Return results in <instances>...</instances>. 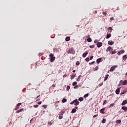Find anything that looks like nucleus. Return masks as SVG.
Instances as JSON below:
<instances>
[{"mask_svg":"<svg viewBox=\"0 0 127 127\" xmlns=\"http://www.w3.org/2000/svg\"><path fill=\"white\" fill-rule=\"evenodd\" d=\"M74 104L75 106H78L80 104V102L78 101V99H75L70 103V105H73Z\"/></svg>","mask_w":127,"mask_h":127,"instance_id":"f257e3e1","label":"nucleus"},{"mask_svg":"<svg viewBox=\"0 0 127 127\" xmlns=\"http://www.w3.org/2000/svg\"><path fill=\"white\" fill-rule=\"evenodd\" d=\"M49 57H50V61L51 62H53V61L55 60V57H54V55H53V54H50Z\"/></svg>","mask_w":127,"mask_h":127,"instance_id":"f03ea898","label":"nucleus"},{"mask_svg":"<svg viewBox=\"0 0 127 127\" xmlns=\"http://www.w3.org/2000/svg\"><path fill=\"white\" fill-rule=\"evenodd\" d=\"M68 53H71V54H75V50L73 48H71L69 49V51H68Z\"/></svg>","mask_w":127,"mask_h":127,"instance_id":"7ed1b4c3","label":"nucleus"},{"mask_svg":"<svg viewBox=\"0 0 127 127\" xmlns=\"http://www.w3.org/2000/svg\"><path fill=\"white\" fill-rule=\"evenodd\" d=\"M103 45V43L102 42H98L97 43V46L98 48H100Z\"/></svg>","mask_w":127,"mask_h":127,"instance_id":"20e7f679","label":"nucleus"},{"mask_svg":"<svg viewBox=\"0 0 127 127\" xmlns=\"http://www.w3.org/2000/svg\"><path fill=\"white\" fill-rule=\"evenodd\" d=\"M102 61H103V60H102V58H99L96 60V62L98 64L100 63V62H102Z\"/></svg>","mask_w":127,"mask_h":127,"instance_id":"39448f33","label":"nucleus"},{"mask_svg":"<svg viewBox=\"0 0 127 127\" xmlns=\"http://www.w3.org/2000/svg\"><path fill=\"white\" fill-rule=\"evenodd\" d=\"M88 53H89V52L86 51L82 55L83 57H86V56L88 55Z\"/></svg>","mask_w":127,"mask_h":127,"instance_id":"423d86ee","label":"nucleus"},{"mask_svg":"<svg viewBox=\"0 0 127 127\" xmlns=\"http://www.w3.org/2000/svg\"><path fill=\"white\" fill-rule=\"evenodd\" d=\"M115 93L116 95H119V94H120V88H118L116 90Z\"/></svg>","mask_w":127,"mask_h":127,"instance_id":"0eeeda50","label":"nucleus"},{"mask_svg":"<svg viewBox=\"0 0 127 127\" xmlns=\"http://www.w3.org/2000/svg\"><path fill=\"white\" fill-rule=\"evenodd\" d=\"M126 104H127V100H124L122 102L121 105L122 106H125V105H126Z\"/></svg>","mask_w":127,"mask_h":127,"instance_id":"6e6552de","label":"nucleus"},{"mask_svg":"<svg viewBox=\"0 0 127 127\" xmlns=\"http://www.w3.org/2000/svg\"><path fill=\"white\" fill-rule=\"evenodd\" d=\"M108 44L109 45H113V44H114V42L112 40H110L108 42Z\"/></svg>","mask_w":127,"mask_h":127,"instance_id":"1a4fd4ad","label":"nucleus"},{"mask_svg":"<svg viewBox=\"0 0 127 127\" xmlns=\"http://www.w3.org/2000/svg\"><path fill=\"white\" fill-rule=\"evenodd\" d=\"M111 50H113V48H112V47L111 46H109L107 48V50H106V51L108 52V51H111Z\"/></svg>","mask_w":127,"mask_h":127,"instance_id":"9d476101","label":"nucleus"},{"mask_svg":"<svg viewBox=\"0 0 127 127\" xmlns=\"http://www.w3.org/2000/svg\"><path fill=\"white\" fill-rule=\"evenodd\" d=\"M127 55H124L122 57V59H123V60H124V61L127 60Z\"/></svg>","mask_w":127,"mask_h":127,"instance_id":"9b49d317","label":"nucleus"},{"mask_svg":"<svg viewBox=\"0 0 127 127\" xmlns=\"http://www.w3.org/2000/svg\"><path fill=\"white\" fill-rule=\"evenodd\" d=\"M111 36H112V35L111 34H107L106 36V39H109V38H110Z\"/></svg>","mask_w":127,"mask_h":127,"instance_id":"f8f14e48","label":"nucleus"},{"mask_svg":"<svg viewBox=\"0 0 127 127\" xmlns=\"http://www.w3.org/2000/svg\"><path fill=\"white\" fill-rule=\"evenodd\" d=\"M107 30H108V31H110V32H112V31H113V28L109 27L108 28Z\"/></svg>","mask_w":127,"mask_h":127,"instance_id":"ddd939ff","label":"nucleus"},{"mask_svg":"<svg viewBox=\"0 0 127 127\" xmlns=\"http://www.w3.org/2000/svg\"><path fill=\"white\" fill-rule=\"evenodd\" d=\"M122 110H123L124 111H127V107L126 106H123L121 108Z\"/></svg>","mask_w":127,"mask_h":127,"instance_id":"4468645a","label":"nucleus"},{"mask_svg":"<svg viewBox=\"0 0 127 127\" xmlns=\"http://www.w3.org/2000/svg\"><path fill=\"white\" fill-rule=\"evenodd\" d=\"M108 78H109V74H107L105 75V77L104 78V81H107V80H108Z\"/></svg>","mask_w":127,"mask_h":127,"instance_id":"2eb2a0df","label":"nucleus"},{"mask_svg":"<svg viewBox=\"0 0 127 127\" xmlns=\"http://www.w3.org/2000/svg\"><path fill=\"white\" fill-rule=\"evenodd\" d=\"M77 112V110H76L75 108H73L72 111H71V113L72 114H74V113H76Z\"/></svg>","mask_w":127,"mask_h":127,"instance_id":"dca6fc26","label":"nucleus"},{"mask_svg":"<svg viewBox=\"0 0 127 127\" xmlns=\"http://www.w3.org/2000/svg\"><path fill=\"white\" fill-rule=\"evenodd\" d=\"M127 80H124V81L123 82L122 85H127Z\"/></svg>","mask_w":127,"mask_h":127,"instance_id":"f3484780","label":"nucleus"},{"mask_svg":"<svg viewBox=\"0 0 127 127\" xmlns=\"http://www.w3.org/2000/svg\"><path fill=\"white\" fill-rule=\"evenodd\" d=\"M104 111H105V108L101 109L100 110V113L102 114H105V112H104Z\"/></svg>","mask_w":127,"mask_h":127,"instance_id":"a211bd4d","label":"nucleus"},{"mask_svg":"<svg viewBox=\"0 0 127 127\" xmlns=\"http://www.w3.org/2000/svg\"><path fill=\"white\" fill-rule=\"evenodd\" d=\"M20 112H23V108L20 109V110L16 111V113H20Z\"/></svg>","mask_w":127,"mask_h":127,"instance_id":"6ab92c4d","label":"nucleus"},{"mask_svg":"<svg viewBox=\"0 0 127 127\" xmlns=\"http://www.w3.org/2000/svg\"><path fill=\"white\" fill-rule=\"evenodd\" d=\"M115 70V66H112L110 68V72H113Z\"/></svg>","mask_w":127,"mask_h":127,"instance_id":"aec40b11","label":"nucleus"},{"mask_svg":"<svg viewBox=\"0 0 127 127\" xmlns=\"http://www.w3.org/2000/svg\"><path fill=\"white\" fill-rule=\"evenodd\" d=\"M62 101L63 102V103H66V102H67V99L64 98L63 99H62Z\"/></svg>","mask_w":127,"mask_h":127,"instance_id":"412c9836","label":"nucleus"},{"mask_svg":"<svg viewBox=\"0 0 127 127\" xmlns=\"http://www.w3.org/2000/svg\"><path fill=\"white\" fill-rule=\"evenodd\" d=\"M88 42H92V39L91 38H88L87 39Z\"/></svg>","mask_w":127,"mask_h":127,"instance_id":"4be33fe9","label":"nucleus"},{"mask_svg":"<svg viewBox=\"0 0 127 127\" xmlns=\"http://www.w3.org/2000/svg\"><path fill=\"white\" fill-rule=\"evenodd\" d=\"M78 100L80 102H83V101H84V98L83 97H80Z\"/></svg>","mask_w":127,"mask_h":127,"instance_id":"5701e85b","label":"nucleus"},{"mask_svg":"<svg viewBox=\"0 0 127 127\" xmlns=\"http://www.w3.org/2000/svg\"><path fill=\"white\" fill-rule=\"evenodd\" d=\"M70 37H67L65 38L66 41H70Z\"/></svg>","mask_w":127,"mask_h":127,"instance_id":"b1692460","label":"nucleus"},{"mask_svg":"<svg viewBox=\"0 0 127 127\" xmlns=\"http://www.w3.org/2000/svg\"><path fill=\"white\" fill-rule=\"evenodd\" d=\"M116 124H121V120L118 119L116 120Z\"/></svg>","mask_w":127,"mask_h":127,"instance_id":"393cba45","label":"nucleus"},{"mask_svg":"<svg viewBox=\"0 0 127 127\" xmlns=\"http://www.w3.org/2000/svg\"><path fill=\"white\" fill-rule=\"evenodd\" d=\"M95 63V61H93L91 63H89V65H90V66L93 65V64H94Z\"/></svg>","mask_w":127,"mask_h":127,"instance_id":"a878e982","label":"nucleus"},{"mask_svg":"<svg viewBox=\"0 0 127 127\" xmlns=\"http://www.w3.org/2000/svg\"><path fill=\"white\" fill-rule=\"evenodd\" d=\"M120 52L121 54H123V53H125V51L124 50H121L120 51Z\"/></svg>","mask_w":127,"mask_h":127,"instance_id":"bb28decb","label":"nucleus"},{"mask_svg":"<svg viewBox=\"0 0 127 127\" xmlns=\"http://www.w3.org/2000/svg\"><path fill=\"white\" fill-rule=\"evenodd\" d=\"M64 114H65V111H62L60 113V115H64Z\"/></svg>","mask_w":127,"mask_h":127,"instance_id":"cd10ccee","label":"nucleus"},{"mask_svg":"<svg viewBox=\"0 0 127 127\" xmlns=\"http://www.w3.org/2000/svg\"><path fill=\"white\" fill-rule=\"evenodd\" d=\"M115 106V103H112L110 105L109 108H111V107H114Z\"/></svg>","mask_w":127,"mask_h":127,"instance_id":"c85d7f7f","label":"nucleus"},{"mask_svg":"<svg viewBox=\"0 0 127 127\" xmlns=\"http://www.w3.org/2000/svg\"><path fill=\"white\" fill-rule=\"evenodd\" d=\"M112 54H116L117 53V51L116 50H114L112 52H111Z\"/></svg>","mask_w":127,"mask_h":127,"instance_id":"c756f323","label":"nucleus"},{"mask_svg":"<svg viewBox=\"0 0 127 127\" xmlns=\"http://www.w3.org/2000/svg\"><path fill=\"white\" fill-rule=\"evenodd\" d=\"M76 66H79V65H80V62H79V61H77L76 63Z\"/></svg>","mask_w":127,"mask_h":127,"instance_id":"7c9ffc66","label":"nucleus"},{"mask_svg":"<svg viewBox=\"0 0 127 127\" xmlns=\"http://www.w3.org/2000/svg\"><path fill=\"white\" fill-rule=\"evenodd\" d=\"M77 82H74L72 83V86H76V85H77Z\"/></svg>","mask_w":127,"mask_h":127,"instance_id":"2f4dec72","label":"nucleus"},{"mask_svg":"<svg viewBox=\"0 0 127 127\" xmlns=\"http://www.w3.org/2000/svg\"><path fill=\"white\" fill-rule=\"evenodd\" d=\"M103 85H104V83L101 82L100 84H99L98 85V86H99V87H102V86H103Z\"/></svg>","mask_w":127,"mask_h":127,"instance_id":"473e14b6","label":"nucleus"},{"mask_svg":"<svg viewBox=\"0 0 127 127\" xmlns=\"http://www.w3.org/2000/svg\"><path fill=\"white\" fill-rule=\"evenodd\" d=\"M102 123L103 124H105V123H106V119H103V120L102 121Z\"/></svg>","mask_w":127,"mask_h":127,"instance_id":"72a5a7b5","label":"nucleus"},{"mask_svg":"<svg viewBox=\"0 0 127 127\" xmlns=\"http://www.w3.org/2000/svg\"><path fill=\"white\" fill-rule=\"evenodd\" d=\"M18 109H19V106H17V105H16V107L15 108L14 110L15 111H17V110H18Z\"/></svg>","mask_w":127,"mask_h":127,"instance_id":"f704fd0d","label":"nucleus"},{"mask_svg":"<svg viewBox=\"0 0 127 127\" xmlns=\"http://www.w3.org/2000/svg\"><path fill=\"white\" fill-rule=\"evenodd\" d=\"M99 69V67L96 66L95 68H94V70L95 71H98V70Z\"/></svg>","mask_w":127,"mask_h":127,"instance_id":"c9c22d12","label":"nucleus"},{"mask_svg":"<svg viewBox=\"0 0 127 127\" xmlns=\"http://www.w3.org/2000/svg\"><path fill=\"white\" fill-rule=\"evenodd\" d=\"M107 104V100H105L103 102V105H106Z\"/></svg>","mask_w":127,"mask_h":127,"instance_id":"e433bc0d","label":"nucleus"},{"mask_svg":"<svg viewBox=\"0 0 127 127\" xmlns=\"http://www.w3.org/2000/svg\"><path fill=\"white\" fill-rule=\"evenodd\" d=\"M123 80H120L119 82V84L120 86H122V84H123Z\"/></svg>","mask_w":127,"mask_h":127,"instance_id":"4c0bfd02","label":"nucleus"},{"mask_svg":"<svg viewBox=\"0 0 127 127\" xmlns=\"http://www.w3.org/2000/svg\"><path fill=\"white\" fill-rule=\"evenodd\" d=\"M125 93H127V91H123L120 93V95H124Z\"/></svg>","mask_w":127,"mask_h":127,"instance_id":"58836bf2","label":"nucleus"},{"mask_svg":"<svg viewBox=\"0 0 127 127\" xmlns=\"http://www.w3.org/2000/svg\"><path fill=\"white\" fill-rule=\"evenodd\" d=\"M102 14H103V15H105V16H106V15H107V12H103L102 13Z\"/></svg>","mask_w":127,"mask_h":127,"instance_id":"ea45409f","label":"nucleus"},{"mask_svg":"<svg viewBox=\"0 0 127 127\" xmlns=\"http://www.w3.org/2000/svg\"><path fill=\"white\" fill-rule=\"evenodd\" d=\"M85 97H89V93L84 95V97L85 98Z\"/></svg>","mask_w":127,"mask_h":127,"instance_id":"a19ab883","label":"nucleus"},{"mask_svg":"<svg viewBox=\"0 0 127 127\" xmlns=\"http://www.w3.org/2000/svg\"><path fill=\"white\" fill-rule=\"evenodd\" d=\"M21 105H22V103H19L17 104V106L18 107H19V106H21Z\"/></svg>","mask_w":127,"mask_h":127,"instance_id":"79ce46f5","label":"nucleus"},{"mask_svg":"<svg viewBox=\"0 0 127 127\" xmlns=\"http://www.w3.org/2000/svg\"><path fill=\"white\" fill-rule=\"evenodd\" d=\"M89 47L90 48H94L95 47V45H93L89 46Z\"/></svg>","mask_w":127,"mask_h":127,"instance_id":"37998d69","label":"nucleus"},{"mask_svg":"<svg viewBox=\"0 0 127 127\" xmlns=\"http://www.w3.org/2000/svg\"><path fill=\"white\" fill-rule=\"evenodd\" d=\"M85 61H90V58H86V59H85Z\"/></svg>","mask_w":127,"mask_h":127,"instance_id":"c03bdc74","label":"nucleus"},{"mask_svg":"<svg viewBox=\"0 0 127 127\" xmlns=\"http://www.w3.org/2000/svg\"><path fill=\"white\" fill-rule=\"evenodd\" d=\"M62 118H63V116L60 115V116H59V119L60 120H61V119H62Z\"/></svg>","mask_w":127,"mask_h":127,"instance_id":"a18cd8bd","label":"nucleus"},{"mask_svg":"<svg viewBox=\"0 0 127 127\" xmlns=\"http://www.w3.org/2000/svg\"><path fill=\"white\" fill-rule=\"evenodd\" d=\"M43 108H44V109H46L47 108V106L45 105H43L42 106Z\"/></svg>","mask_w":127,"mask_h":127,"instance_id":"49530a36","label":"nucleus"},{"mask_svg":"<svg viewBox=\"0 0 127 127\" xmlns=\"http://www.w3.org/2000/svg\"><path fill=\"white\" fill-rule=\"evenodd\" d=\"M71 87L70 86H67V91H69V90L70 89Z\"/></svg>","mask_w":127,"mask_h":127,"instance_id":"de8ad7c7","label":"nucleus"},{"mask_svg":"<svg viewBox=\"0 0 127 127\" xmlns=\"http://www.w3.org/2000/svg\"><path fill=\"white\" fill-rule=\"evenodd\" d=\"M75 77H76V75H72L71 76V79H74V78H75Z\"/></svg>","mask_w":127,"mask_h":127,"instance_id":"09e8293b","label":"nucleus"},{"mask_svg":"<svg viewBox=\"0 0 127 127\" xmlns=\"http://www.w3.org/2000/svg\"><path fill=\"white\" fill-rule=\"evenodd\" d=\"M48 125H52V123L51 122V121H49L48 122Z\"/></svg>","mask_w":127,"mask_h":127,"instance_id":"8fccbe9b","label":"nucleus"},{"mask_svg":"<svg viewBox=\"0 0 127 127\" xmlns=\"http://www.w3.org/2000/svg\"><path fill=\"white\" fill-rule=\"evenodd\" d=\"M93 58H94V56H90V60H92V59H93Z\"/></svg>","mask_w":127,"mask_h":127,"instance_id":"3c124183","label":"nucleus"},{"mask_svg":"<svg viewBox=\"0 0 127 127\" xmlns=\"http://www.w3.org/2000/svg\"><path fill=\"white\" fill-rule=\"evenodd\" d=\"M38 105H41V104H42V101H39V102H38Z\"/></svg>","mask_w":127,"mask_h":127,"instance_id":"603ef678","label":"nucleus"},{"mask_svg":"<svg viewBox=\"0 0 127 127\" xmlns=\"http://www.w3.org/2000/svg\"><path fill=\"white\" fill-rule=\"evenodd\" d=\"M34 108H38V105H34Z\"/></svg>","mask_w":127,"mask_h":127,"instance_id":"864d4df0","label":"nucleus"},{"mask_svg":"<svg viewBox=\"0 0 127 127\" xmlns=\"http://www.w3.org/2000/svg\"><path fill=\"white\" fill-rule=\"evenodd\" d=\"M98 114L95 115L93 116V118H96V117H98Z\"/></svg>","mask_w":127,"mask_h":127,"instance_id":"5fc2aeb1","label":"nucleus"},{"mask_svg":"<svg viewBox=\"0 0 127 127\" xmlns=\"http://www.w3.org/2000/svg\"><path fill=\"white\" fill-rule=\"evenodd\" d=\"M58 103H59V101H57L55 102V105H56V104H58Z\"/></svg>","mask_w":127,"mask_h":127,"instance_id":"6e6d98bb","label":"nucleus"},{"mask_svg":"<svg viewBox=\"0 0 127 127\" xmlns=\"http://www.w3.org/2000/svg\"><path fill=\"white\" fill-rule=\"evenodd\" d=\"M94 42V43H97V42H98V40H95Z\"/></svg>","mask_w":127,"mask_h":127,"instance_id":"4d7b16f0","label":"nucleus"},{"mask_svg":"<svg viewBox=\"0 0 127 127\" xmlns=\"http://www.w3.org/2000/svg\"><path fill=\"white\" fill-rule=\"evenodd\" d=\"M52 87H53V88H55V87H56L55 84H53V85H52Z\"/></svg>","mask_w":127,"mask_h":127,"instance_id":"13d9d810","label":"nucleus"},{"mask_svg":"<svg viewBox=\"0 0 127 127\" xmlns=\"http://www.w3.org/2000/svg\"><path fill=\"white\" fill-rule=\"evenodd\" d=\"M117 54L118 55H120V54H121V52L120 51H118Z\"/></svg>","mask_w":127,"mask_h":127,"instance_id":"bf43d9fd","label":"nucleus"},{"mask_svg":"<svg viewBox=\"0 0 127 127\" xmlns=\"http://www.w3.org/2000/svg\"><path fill=\"white\" fill-rule=\"evenodd\" d=\"M110 20H114V17L110 18Z\"/></svg>","mask_w":127,"mask_h":127,"instance_id":"052dcab7","label":"nucleus"},{"mask_svg":"<svg viewBox=\"0 0 127 127\" xmlns=\"http://www.w3.org/2000/svg\"><path fill=\"white\" fill-rule=\"evenodd\" d=\"M74 109H75V110H77L78 107H77V106H75V107H74Z\"/></svg>","mask_w":127,"mask_h":127,"instance_id":"680f3d73","label":"nucleus"},{"mask_svg":"<svg viewBox=\"0 0 127 127\" xmlns=\"http://www.w3.org/2000/svg\"><path fill=\"white\" fill-rule=\"evenodd\" d=\"M96 13H98V11H95L94 12V14H96Z\"/></svg>","mask_w":127,"mask_h":127,"instance_id":"e2e57ef3","label":"nucleus"},{"mask_svg":"<svg viewBox=\"0 0 127 127\" xmlns=\"http://www.w3.org/2000/svg\"><path fill=\"white\" fill-rule=\"evenodd\" d=\"M77 82H79V81H80V78H78V79H77Z\"/></svg>","mask_w":127,"mask_h":127,"instance_id":"0e129e2a","label":"nucleus"},{"mask_svg":"<svg viewBox=\"0 0 127 127\" xmlns=\"http://www.w3.org/2000/svg\"><path fill=\"white\" fill-rule=\"evenodd\" d=\"M74 88V89H77V88H78V86H75Z\"/></svg>","mask_w":127,"mask_h":127,"instance_id":"69168bd1","label":"nucleus"},{"mask_svg":"<svg viewBox=\"0 0 127 127\" xmlns=\"http://www.w3.org/2000/svg\"><path fill=\"white\" fill-rule=\"evenodd\" d=\"M40 97V95H39V96H37L36 97V99H38V98H39Z\"/></svg>","mask_w":127,"mask_h":127,"instance_id":"338daca9","label":"nucleus"},{"mask_svg":"<svg viewBox=\"0 0 127 127\" xmlns=\"http://www.w3.org/2000/svg\"><path fill=\"white\" fill-rule=\"evenodd\" d=\"M73 73H75V72H76V70H73Z\"/></svg>","mask_w":127,"mask_h":127,"instance_id":"774afa93","label":"nucleus"}]
</instances>
